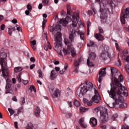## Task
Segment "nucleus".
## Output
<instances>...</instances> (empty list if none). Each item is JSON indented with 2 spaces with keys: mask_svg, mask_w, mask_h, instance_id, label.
Segmentation results:
<instances>
[{
  "mask_svg": "<svg viewBox=\"0 0 129 129\" xmlns=\"http://www.w3.org/2000/svg\"><path fill=\"white\" fill-rule=\"evenodd\" d=\"M123 80V77L122 75H120L118 77V79L115 78L114 79V83H111V89L110 91L108 90V93L109 94L110 97L114 99L116 93L117 94L118 99L115 100L116 104H119V102L122 103L119 105L120 108H123L124 107V99L123 97L121 96V91L125 90V87L122 86L121 84L119 82H121Z\"/></svg>",
  "mask_w": 129,
  "mask_h": 129,
  "instance_id": "f257e3e1",
  "label": "nucleus"
},
{
  "mask_svg": "<svg viewBox=\"0 0 129 129\" xmlns=\"http://www.w3.org/2000/svg\"><path fill=\"white\" fill-rule=\"evenodd\" d=\"M62 29V26L60 25H57L54 28V31L57 32L55 35V38L54 41V50L57 51L58 55L62 56V52L61 50H58V48L59 47H62V37H61V30Z\"/></svg>",
  "mask_w": 129,
  "mask_h": 129,
  "instance_id": "f03ea898",
  "label": "nucleus"
},
{
  "mask_svg": "<svg viewBox=\"0 0 129 129\" xmlns=\"http://www.w3.org/2000/svg\"><path fill=\"white\" fill-rule=\"evenodd\" d=\"M92 89H94L93 84L91 82H86L82 84L80 90L79 89L77 90L76 94L78 96L84 95L88 91H91Z\"/></svg>",
  "mask_w": 129,
  "mask_h": 129,
  "instance_id": "7ed1b4c3",
  "label": "nucleus"
},
{
  "mask_svg": "<svg viewBox=\"0 0 129 129\" xmlns=\"http://www.w3.org/2000/svg\"><path fill=\"white\" fill-rule=\"evenodd\" d=\"M97 111H100V123L103 124L107 122L109 120V117L108 116V113L107 112V109L104 107L99 106L95 109Z\"/></svg>",
  "mask_w": 129,
  "mask_h": 129,
  "instance_id": "20e7f679",
  "label": "nucleus"
},
{
  "mask_svg": "<svg viewBox=\"0 0 129 129\" xmlns=\"http://www.w3.org/2000/svg\"><path fill=\"white\" fill-rule=\"evenodd\" d=\"M7 53L5 52H0V64L3 74H5V72H6L7 70H9V69L7 68Z\"/></svg>",
  "mask_w": 129,
  "mask_h": 129,
  "instance_id": "39448f33",
  "label": "nucleus"
},
{
  "mask_svg": "<svg viewBox=\"0 0 129 129\" xmlns=\"http://www.w3.org/2000/svg\"><path fill=\"white\" fill-rule=\"evenodd\" d=\"M9 73H10L9 70H6V72H4V74L2 72V75L3 77L5 78V80H6L7 85L6 86V94L8 93H10L11 90H12V83L9 79Z\"/></svg>",
  "mask_w": 129,
  "mask_h": 129,
  "instance_id": "423d86ee",
  "label": "nucleus"
},
{
  "mask_svg": "<svg viewBox=\"0 0 129 129\" xmlns=\"http://www.w3.org/2000/svg\"><path fill=\"white\" fill-rule=\"evenodd\" d=\"M96 2L99 3L100 12L101 13L100 18L101 19V22L104 23V22H106V19H107V14L104 10L105 5L103 2H100V0H96Z\"/></svg>",
  "mask_w": 129,
  "mask_h": 129,
  "instance_id": "0eeeda50",
  "label": "nucleus"
},
{
  "mask_svg": "<svg viewBox=\"0 0 129 129\" xmlns=\"http://www.w3.org/2000/svg\"><path fill=\"white\" fill-rule=\"evenodd\" d=\"M94 95L92 97V100L93 102L94 103L98 104L101 101V97H100V95H99V93L98 91L96 90V89L94 88Z\"/></svg>",
  "mask_w": 129,
  "mask_h": 129,
  "instance_id": "6e6552de",
  "label": "nucleus"
},
{
  "mask_svg": "<svg viewBox=\"0 0 129 129\" xmlns=\"http://www.w3.org/2000/svg\"><path fill=\"white\" fill-rule=\"evenodd\" d=\"M49 91L53 98H57V97L60 96V90L58 89H55L54 87L49 88Z\"/></svg>",
  "mask_w": 129,
  "mask_h": 129,
  "instance_id": "1a4fd4ad",
  "label": "nucleus"
},
{
  "mask_svg": "<svg viewBox=\"0 0 129 129\" xmlns=\"http://www.w3.org/2000/svg\"><path fill=\"white\" fill-rule=\"evenodd\" d=\"M127 18H129V8H126L125 12L121 15L120 21L121 24L124 25L125 24V20L127 19Z\"/></svg>",
  "mask_w": 129,
  "mask_h": 129,
  "instance_id": "9d476101",
  "label": "nucleus"
},
{
  "mask_svg": "<svg viewBox=\"0 0 129 129\" xmlns=\"http://www.w3.org/2000/svg\"><path fill=\"white\" fill-rule=\"evenodd\" d=\"M73 21H72V26L74 28H76L77 27V20L79 19V13H77L75 15L74 14L72 16Z\"/></svg>",
  "mask_w": 129,
  "mask_h": 129,
  "instance_id": "9b49d317",
  "label": "nucleus"
},
{
  "mask_svg": "<svg viewBox=\"0 0 129 129\" xmlns=\"http://www.w3.org/2000/svg\"><path fill=\"white\" fill-rule=\"evenodd\" d=\"M106 70V68L103 69L99 74V77L98 81L99 83V86H100L101 81H102V78H103V77H104L105 76V75L106 74V73L105 72Z\"/></svg>",
  "mask_w": 129,
  "mask_h": 129,
  "instance_id": "f8f14e48",
  "label": "nucleus"
},
{
  "mask_svg": "<svg viewBox=\"0 0 129 129\" xmlns=\"http://www.w3.org/2000/svg\"><path fill=\"white\" fill-rule=\"evenodd\" d=\"M72 19L69 16H67L65 19H60L59 21V24H61L63 27H66L67 25H68V23L71 22Z\"/></svg>",
  "mask_w": 129,
  "mask_h": 129,
  "instance_id": "ddd939ff",
  "label": "nucleus"
},
{
  "mask_svg": "<svg viewBox=\"0 0 129 129\" xmlns=\"http://www.w3.org/2000/svg\"><path fill=\"white\" fill-rule=\"evenodd\" d=\"M107 2V5H105V8L107 9L108 12H109V8L112 9L113 7H115V5L113 3V1L112 0H106Z\"/></svg>",
  "mask_w": 129,
  "mask_h": 129,
  "instance_id": "4468645a",
  "label": "nucleus"
},
{
  "mask_svg": "<svg viewBox=\"0 0 129 129\" xmlns=\"http://www.w3.org/2000/svg\"><path fill=\"white\" fill-rule=\"evenodd\" d=\"M64 44L68 46V47L67 49L63 48L62 52L64 55H68V54H70V51H69V50H70V46H69V42H68V39L66 38L64 39Z\"/></svg>",
  "mask_w": 129,
  "mask_h": 129,
  "instance_id": "2eb2a0df",
  "label": "nucleus"
},
{
  "mask_svg": "<svg viewBox=\"0 0 129 129\" xmlns=\"http://www.w3.org/2000/svg\"><path fill=\"white\" fill-rule=\"evenodd\" d=\"M21 76H22V73H20L18 75L17 77V79L18 81V82L20 83L21 82H23V84H24V85H26V84H28V80H22V78H21Z\"/></svg>",
  "mask_w": 129,
  "mask_h": 129,
  "instance_id": "dca6fc26",
  "label": "nucleus"
},
{
  "mask_svg": "<svg viewBox=\"0 0 129 129\" xmlns=\"http://www.w3.org/2000/svg\"><path fill=\"white\" fill-rule=\"evenodd\" d=\"M79 123L82 128H86L87 127V124L84 121V118L80 119Z\"/></svg>",
  "mask_w": 129,
  "mask_h": 129,
  "instance_id": "f3484780",
  "label": "nucleus"
},
{
  "mask_svg": "<svg viewBox=\"0 0 129 129\" xmlns=\"http://www.w3.org/2000/svg\"><path fill=\"white\" fill-rule=\"evenodd\" d=\"M76 36V31L74 30H72V32L70 34L69 39L71 42H74V38Z\"/></svg>",
  "mask_w": 129,
  "mask_h": 129,
  "instance_id": "a211bd4d",
  "label": "nucleus"
},
{
  "mask_svg": "<svg viewBox=\"0 0 129 129\" xmlns=\"http://www.w3.org/2000/svg\"><path fill=\"white\" fill-rule=\"evenodd\" d=\"M90 124L92 126L97 125V120L94 117L91 118L90 119Z\"/></svg>",
  "mask_w": 129,
  "mask_h": 129,
  "instance_id": "6ab92c4d",
  "label": "nucleus"
},
{
  "mask_svg": "<svg viewBox=\"0 0 129 129\" xmlns=\"http://www.w3.org/2000/svg\"><path fill=\"white\" fill-rule=\"evenodd\" d=\"M95 38H96L98 41H102L104 40V37L99 33L96 34L95 35Z\"/></svg>",
  "mask_w": 129,
  "mask_h": 129,
  "instance_id": "aec40b11",
  "label": "nucleus"
},
{
  "mask_svg": "<svg viewBox=\"0 0 129 129\" xmlns=\"http://www.w3.org/2000/svg\"><path fill=\"white\" fill-rule=\"evenodd\" d=\"M56 77H57V75L56 74V71H55V70L51 71L50 73V79H51V80H54V79H55Z\"/></svg>",
  "mask_w": 129,
  "mask_h": 129,
  "instance_id": "412c9836",
  "label": "nucleus"
},
{
  "mask_svg": "<svg viewBox=\"0 0 129 129\" xmlns=\"http://www.w3.org/2000/svg\"><path fill=\"white\" fill-rule=\"evenodd\" d=\"M16 31V27H13L12 26H10L8 27V34L9 36H12V34H13V32Z\"/></svg>",
  "mask_w": 129,
  "mask_h": 129,
  "instance_id": "4be33fe9",
  "label": "nucleus"
},
{
  "mask_svg": "<svg viewBox=\"0 0 129 129\" xmlns=\"http://www.w3.org/2000/svg\"><path fill=\"white\" fill-rule=\"evenodd\" d=\"M93 60L90 59V58H88L87 60V65L89 66V67H94V64L92 62Z\"/></svg>",
  "mask_w": 129,
  "mask_h": 129,
  "instance_id": "5701e85b",
  "label": "nucleus"
},
{
  "mask_svg": "<svg viewBox=\"0 0 129 129\" xmlns=\"http://www.w3.org/2000/svg\"><path fill=\"white\" fill-rule=\"evenodd\" d=\"M88 58H90V60H94L95 58H96V54L93 52H91L89 54Z\"/></svg>",
  "mask_w": 129,
  "mask_h": 129,
  "instance_id": "b1692460",
  "label": "nucleus"
},
{
  "mask_svg": "<svg viewBox=\"0 0 129 129\" xmlns=\"http://www.w3.org/2000/svg\"><path fill=\"white\" fill-rule=\"evenodd\" d=\"M83 102L85 104H87V105H88V106H91V105H92V104L93 103V101H89L88 100H87L86 99H83Z\"/></svg>",
  "mask_w": 129,
  "mask_h": 129,
  "instance_id": "393cba45",
  "label": "nucleus"
},
{
  "mask_svg": "<svg viewBox=\"0 0 129 129\" xmlns=\"http://www.w3.org/2000/svg\"><path fill=\"white\" fill-rule=\"evenodd\" d=\"M88 47H96L97 46V44H96V43L90 40L89 42L87 44Z\"/></svg>",
  "mask_w": 129,
  "mask_h": 129,
  "instance_id": "a878e982",
  "label": "nucleus"
},
{
  "mask_svg": "<svg viewBox=\"0 0 129 129\" xmlns=\"http://www.w3.org/2000/svg\"><path fill=\"white\" fill-rule=\"evenodd\" d=\"M68 69V63H66L64 64V69L59 71V74L61 75L64 74V72H66V70Z\"/></svg>",
  "mask_w": 129,
  "mask_h": 129,
  "instance_id": "bb28decb",
  "label": "nucleus"
},
{
  "mask_svg": "<svg viewBox=\"0 0 129 129\" xmlns=\"http://www.w3.org/2000/svg\"><path fill=\"white\" fill-rule=\"evenodd\" d=\"M40 111H41V109H40V107H36L35 109V114L36 116H40Z\"/></svg>",
  "mask_w": 129,
  "mask_h": 129,
  "instance_id": "cd10ccee",
  "label": "nucleus"
},
{
  "mask_svg": "<svg viewBox=\"0 0 129 129\" xmlns=\"http://www.w3.org/2000/svg\"><path fill=\"white\" fill-rule=\"evenodd\" d=\"M22 71H23V68L21 67H17L14 68V72H15V73H19V72Z\"/></svg>",
  "mask_w": 129,
  "mask_h": 129,
  "instance_id": "c85d7f7f",
  "label": "nucleus"
},
{
  "mask_svg": "<svg viewBox=\"0 0 129 129\" xmlns=\"http://www.w3.org/2000/svg\"><path fill=\"white\" fill-rule=\"evenodd\" d=\"M70 50L72 57H75L76 55V52H75V49L74 47H71V46H70Z\"/></svg>",
  "mask_w": 129,
  "mask_h": 129,
  "instance_id": "c756f323",
  "label": "nucleus"
},
{
  "mask_svg": "<svg viewBox=\"0 0 129 129\" xmlns=\"http://www.w3.org/2000/svg\"><path fill=\"white\" fill-rule=\"evenodd\" d=\"M67 10L68 15H69L70 16V15H71V6H70V5L68 4L67 5Z\"/></svg>",
  "mask_w": 129,
  "mask_h": 129,
  "instance_id": "7c9ffc66",
  "label": "nucleus"
},
{
  "mask_svg": "<svg viewBox=\"0 0 129 129\" xmlns=\"http://www.w3.org/2000/svg\"><path fill=\"white\" fill-rule=\"evenodd\" d=\"M111 76H113V74L115 73H117V70L115 68H111Z\"/></svg>",
  "mask_w": 129,
  "mask_h": 129,
  "instance_id": "2f4dec72",
  "label": "nucleus"
},
{
  "mask_svg": "<svg viewBox=\"0 0 129 129\" xmlns=\"http://www.w3.org/2000/svg\"><path fill=\"white\" fill-rule=\"evenodd\" d=\"M88 110V108H84L83 107H81L80 108V113H84V112H86Z\"/></svg>",
  "mask_w": 129,
  "mask_h": 129,
  "instance_id": "473e14b6",
  "label": "nucleus"
},
{
  "mask_svg": "<svg viewBox=\"0 0 129 129\" xmlns=\"http://www.w3.org/2000/svg\"><path fill=\"white\" fill-rule=\"evenodd\" d=\"M81 62V59H79L74 62L75 67H79V63Z\"/></svg>",
  "mask_w": 129,
  "mask_h": 129,
  "instance_id": "72a5a7b5",
  "label": "nucleus"
},
{
  "mask_svg": "<svg viewBox=\"0 0 129 129\" xmlns=\"http://www.w3.org/2000/svg\"><path fill=\"white\" fill-rule=\"evenodd\" d=\"M74 105H75V106H76L77 107H79V106H80V102H79V101H78L77 100H76V99L74 100Z\"/></svg>",
  "mask_w": 129,
  "mask_h": 129,
  "instance_id": "f704fd0d",
  "label": "nucleus"
},
{
  "mask_svg": "<svg viewBox=\"0 0 129 129\" xmlns=\"http://www.w3.org/2000/svg\"><path fill=\"white\" fill-rule=\"evenodd\" d=\"M33 127L34 125H33V123L29 122L26 126V129H33Z\"/></svg>",
  "mask_w": 129,
  "mask_h": 129,
  "instance_id": "c9c22d12",
  "label": "nucleus"
},
{
  "mask_svg": "<svg viewBox=\"0 0 129 129\" xmlns=\"http://www.w3.org/2000/svg\"><path fill=\"white\" fill-rule=\"evenodd\" d=\"M49 0H42V3L44 7L48 6L49 4Z\"/></svg>",
  "mask_w": 129,
  "mask_h": 129,
  "instance_id": "e433bc0d",
  "label": "nucleus"
},
{
  "mask_svg": "<svg viewBox=\"0 0 129 129\" xmlns=\"http://www.w3.org/2000/svg\"><path fill=\"white\" fill-rule=\"evenodd\" d=\"M8 111H9L10 113V118H12V116L13 114L15 113V111L11 108H8Z\"/></svg>",
  "mask_w": 129,
  "mask_h": 129,
  "instance_id": "4c0bfd02",
  "label": "nucleus"
},
{
  "mask_svg": "<svg viewBox=\"0 0 129 129\" xmlns=\"http://www.w3.org/2000/svg\"><path fill=\"white\" fill-rule=\"evenodd\" d=\"M46 23H47V20H45V19L43 18V21L42 22V28L43 31L45 29V27H46Z\"/></svg>",
  "mask_w": 129,
  "mask_h": 129,
  "instance_id": "58836bf2",
  "label": "nucleus"
},
{
  "mask_svg": "<svg viewBox=\"0 0 129 129\" xmlns=\"http://www.w3.org/2000/svg\"><path fill=\"white\" fill-rule=\"evenodd\" d=\"M38 73L39 74V78H41V79H43V74H42V70H38Z\"/></svg>",
  "mask_w": 129,
  "mask_h": 129,
  "instance_id": "ea45409f",
  "label": "nucleus"
},
{
  "mask_svg": "<svg viewBox=\"0 0 129 129\" xmlns=\"http://www.w3.org/2000/svg\"><path fill=\"white\" fill-rule=\"evenodd\" d=\"M115 104H116V103H110L108 104V106L109 107H110L111 108H114V107H115Z\"/></svg>",
  "mask_w": 129,
  "mask_h": 129,
  "instance_id": "a19ab883",
  "label": "nucleus"
},
{
  "mask_svg": "<svg viewBox=\"0 0 129 129\" xmlns=\"http://www.w3.org/2000/svg\"><path fill=\"white\" fill-rule=\"evenodd\" d=\"M29 90H30V91H34V92H36V88H35V86L33 85L30 86Z\"/></svg>",
  "mask_w": 129,
  "mask_h": 129,
  "instance_id": "79ce46f5",
  "label": "nucleus"
},
{
  "mask_svg": "<svg viewBox=\"0 0 129 129\" xmlns=\"http://www.w3.org/2000/svg\"><path fill=\"white\" fill-rule=\"evenodd\" d=\"M80 38L83 40L84 41V32H81L80 33Z\"/></svg>",
  "mask_w": 129,
  "mask_h": 129,
  "instance_id": "37998d69",
  "label": "nucleus"
},
{
  "mask_svg": "<svg viewBox=\"0 0 129 129\" xmlns=\"http://www.w3.org/2000/svg\"><path fill=\"white\" fill-rule=\"evenodd\" d=\"M101 129H109L110 128V126L109 125H104L103 126H101Z\"/></svg>",
  "mask_w": 129,
  "mask_h": 129,
  "instance_id": "c03bdc74",
  "label": "nucleus"
},
{
  "mask_svg": "<svg viewBox=\"0 0 129 129\" xmlns=\"http://www.w3.org/2000/svg\"><path fill=\"white\" fill-rule=\"evenodd\" d=\"M30 43L31 44V46H36L37 44V41H36V40H33L32 41H31Z\"/></svg>",
  "mask_w": 129,
  "mask_h": 129,
  "instance_id": "a18cd8bd",
  "label": "nucleus"
},
{
  "mask_svg": "<svg viewBox=\"0 0 129 129\" xmlns=\"http://www.w3.org/2000/svg\"><path fill=\"white\" fill-rule=\"evenodd\" d=\"M27 9L28 11H32V5H31V4H28L27 6Z\"/></svg>",
  "mask_w": 129,
  "mask_h": 129,
  "instance_id": "49530a36",
  "label": "nucleus"
},
{
  "mask_svg": "<svg viewBox=\"0 0 129 129\" xmlns=\"http://www.w3.org/2000/svg\"><path fill=\"white\" fill-rule=\"evenodd\" d=\"M101 57L102 58L103 60H106V54L102 53L101 54Z\"/></svg>",
  "mask_w": 129,
  "mask_h": 129,
  "instance_id": "de8ad7c7",
  "label": "nucleus"
},
{
  "mask_svg": "<svg viewBox=\"0 0 129 129\" xmlns=\"http://www.w3.org/2000/svg\"><path fill=\"white\" fill-rule=\"evenodd\" d=\"M49 30L51 33H53V32H54V31H55V29H54V27H53L52 26H50L49 27Z\"/></svg>",
  "mask_w": 129,
  "mask_h": 129,
  "instance_id": "09e8293b",
  "label": "nucleus"
},
{
  "mask_svg": "<svg viewBox=\"0 0 129 129\" xmlns=\"http://www.w3.org/2000/svg\"><path fill=\"white\" fill-rule=\"evenodd\" d=\"M20 102H21V104L22 105L24 104L25 102H26V100L25 99V98H22L21 99Z\"/></svg>",
  "mask_w": 129,
  "mask_h": 129,
  "instance_id": "8fccbe9b",
  "label": "nucleus"
},
{
  "mask_svg": "<svg viewBox=\"0 0 129 129\" xmlns=\"http://www.w3.org/2000/svg\"><path fill=\"white\" fill-rule=\"evenodd\" d=\"M115 118H117V114H116L113 115V116L112 117V120L113 121H114V120H115Z\"/></svg>",
  "mask_w": 129,
  "mask_h": 129,
  "instance_id": "3c124183",
  "label": "nucleus"
},
{
  "mask_svg": "<svg viewBox=\"0 0 129 129\" xmlns=\"http://www.w3.org/2000/svg\"><path fill=\"white\" fill-rule=\"evenodd\" d=\"M121 129H129V126L126 125H122L121 126Z\"/></svg>",
  "mask_w": 129,
  "mask_h": 129,
  "instance_id": "603ef678",
  "label": "nucleus"
},
{
  "mask_svg": "<svg viewBox=\"0 0 129 129\" xmlns=\"http://www.w3.org/2000/svg\"><path fill=\"white\" fill-rule=\"evenodd\" d=\"M125 68L126 70L127 73L129 74V65L128 64L125 65Z\"/></svg>",
  "mask_w": 129,
  "mask_h": 129,
  "instance_id": "864d4df0",
  "label": "nucleus"
},
{
  "mask_svg": "<svg viewBox=\"0 0 129 129\" xmlns=\"http://www.w3.org/2000/svg\"><path fill=\"white\" fill-rule=\"evenodd\" d=\"M5 29H6V25L3 24L1 26V31H4Z\"/></svg>",
  "mask_w": 129,
  "mask_h": 129,
  "instance_id": "5fc2aeb1",
  "label": "nucleus"
},
{
  "mask_svg": "<svg viewBox=\"0 0 129 129\" xmlns=\"http://www.w3.org/2000/svg\"><path fill=\"white\" fill-rule=\"evenodd\" d=\"M117 62H118V63L117 64V66H118V67L121 66V62L120 61V59H119V58H118V56Z\"/></svg>",
  "mask_w": 129,
  "mask_h": 129,
  "instance_id": "6e6d98bb",
  "label": "nucleus"
},
{
  "mask_svg": "<svg viewBox=\"0 0 129 129\" xmlns=\"http://www.w3.org/2000/svg\"><path fill=\"white\" fill-rule=\"evenodd\" d=\"M17 30L18 32H22V28L21 27L19 26L18 25H16Z\"/></svg>",
  "mask_w": 129,
  "mask_h": 129,
  "instance_id": "4d7b16f0",
  "label": "nucleus"
},
{
  "mask_svg": "<svg viewBox=\"0 0 129 129\" xmlns=\"http://www.w3.org/2000/svg\"><path fill=\"white\" fill-rule=\"evenodd\" d=\"M99 33L100 34H103V29L101 27H99Z\"/></svg>",
  "mask_w": 129,
  "mask_h": 129,
  "instance_id": "13d9d810",
  "label": "nucleus"
},
{
  "mask_svg": "<svg viewBox=\"0 0 129 129\" xmlns=\"http://www.w3.org/2000/svg\"><path fill=\"white\" fill-rule=\"evenodd\" d=\"M90 25H91L90 22H88L87 23V30H89V28H90Z\"/></svg>",
  "mask_w": 129,
  "mask_h": 129,
  "instance_id": "bf43d9fd",
  "label": "nucleus"
},
{
  "mask_svg": "<svg viewBox=\"0 0 129 129\" xmlns=\"http://www.w3.org/2000/svg\"><path fill=\"white\" fill-rule=\"evenodd\" d=\"M35 66H36V64H31V65L30 66V69L31 70H33V69H34Z\"/></svg>",
  "mask_w": 129,
  "mask_h": 129,
  "instance_id": "052dcab7",
  "label": "nucleus"
},
{
  "mask_svg": "<svg viewBox=\"0 0 129 129\" xmlns=\"http://www.w3.org/2000/svg\"><path fill=\"white\" fill-rule=\"evenodd\" d=\"M79 69V67H75V72L76 73H77L78 72V70Z\"/></svg>",
  "mask_w": 129,
  "mask_h": 129,
  "instance_id": "680f3d73",
  "label": "nucleus"
},
{
  "mask_svg": "<svg viewBox=\"0 0 129 129\" xmlns=\"http://www.w3.org/2000/svg\"><path fill=\"white\" fill-rule=\"evenodd\" d=\"M22 110H23V108L22 107L19 108L18 110V114H19L20 112H22Z\"/></svg>",
  "mask_w": 129,
  "mask_h": 129,
  "instance_id": "e2e57ef3",
  "label": "nucleus"
},
{
  "mask_svg": "<svg viewBox=\"0 0 129 129\" xmlns=\"http://www.w3.org/2000/svg\"><path fill=\"white\" fill-rule=\"evenodd\" d=\"M12 23H13V24H17V23H18V20H17V19H13L12 21Z\"/></svg>",
  "mask_w": 129,
  "mask_h": 129,
  "instance_id": "0e129e2a",
  "label": "nucleus"
},
{
  "mask_svg": "<svg viewBox=\"0 0 129 129\" xmlns=\"http://www.w3.org/2000/svg\"><path fill=\"white\" fill-rule=\"evenodd\" d=\"M68 103L70 107H72L73 105H72V101H68Z\"/></svg>",
  "mask_w": 129,
  "mask_h": 129,
  "instance_id": "69168bd1",
  "label": "nucleus"
},
{
  "mask_svg": "<svg viewBox=\"0 0 129 129\" xmlns=\"http://www.w3.org/2000/svg\"><path fill=\"white\" fill-rule=\"evenodd\" d=\"M42 8H43V4H40L38 6L39 10H42Z\"/></svg>",
  "mask_w": 129,
  "mask_h": 129,
  "instance_id": "338daca9",
  "label": "nucleus"
},
{
  "mask_svg": "<svg viewBox=\"0 0 129 129\" xmlns=\"http://www.w3.org/2000/svg\"><path fill=\"white\" fill-rule=\"evenodd\" d=\"M92 11L89 10L88 11V15H89V16H91L92 15Z\"/></svg>",
  "mask_w": 129,
  "mask_h": 129,
  "instance_id": "774afa93",
  "label": "nucleus"
}]
</instances>
